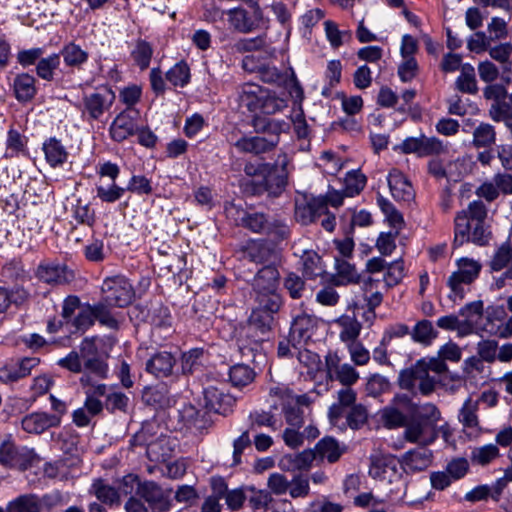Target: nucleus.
I'll list each match as a JSON object with an SVG mask.
<instances>
[{
  "label": "nucleus",
  "instance_id": "4468645a",
  "mask_svg": "<svg viewBox=\"0 0 512 512\" xmlns=\"http://www.w3.org/2000/svg\"><path fill=\"white\" fill-rule=\"evenodd\" d=\"M404 428V438L410 443H417L421 446L432 444L438 437L436 427L411 416Z\"/></svg>",
  "mask_w": 512,
  "mask_h": 512
},
{
  "label": "nucleus",
  "instance_id": "cd10ccee",
  "mask_svg": "<svg viewBox=\"0 0 512 512\" xmlns=\"http://www.w3.org/2000/svg\"><path fill=\"white\" fill-rule=\"evenodd\" d=\"M387 181L391 195L395 200L408 202L413 199V187L401 171L392 169L387 176Z\"/></svg>",
  "mask_w": 512,
  "mask_h": 512
},
{
  "label": "nucleus",
  "instance_id": "58836bf2",
  "mask_svg": "<svg viewBox=\"0 0 512 512\" xmlns=\"http://www.w3.org/2000/svg\"><path fill=\"white\" fill-rule=\"evenodd\" d=\"M16 99L21 103L32 100L36 94L35 79L28 74L18 75L13 84Z\"/></svg>",
  "mask_w": 512,
  "mask_h": 512
},
{
  "label": "nucleus",
  "instance_id": "0e129e2a",
  "mask_svg": "<svg viewBox=\"0 0 512 512\" xmlns=\"http://www.w3.org/2000/svg\"><path fill=\"white\" fill-rule=\"evenodd\" d=\"M288 492L293 499L305 498L310 493L309 478L303 475H296L289 480Z\"/></svg>",
  "mask_w": 512,
  "mask_h": 512
},
{
  "label": "nucleus",
  "instance_id": "c85d7f7f",
  "mask_svg": "<svg viewBox=\"0 0 512 512\" xmlns=\"http://www.w3.org/2000/svg\"><path fill=\"white\" fill-rule=\"evenodd\" d=\"M279 277V272L274 265H265L257 272L253 279V292H277L279 286Z\"/></svg>",
  "mask_w": 512,
  "mask_h": 512
},
{
  "label": "nucleus",
  "instance_id": "bf43d9fd",
  "mask_svg": "<svg viewBox=\"0 0 512 512\" xmlns=\"http://www.w3.org/2000/svg\"><path fill=\"white\" fill-rule=\"evenodd\" d=\"M325 35L331 46L339 47L350 39L351 33L348 30H340L337 24L331 20L324 22Z\"/></svg>",
  "mask_w": 512,
  "mask_h": 512
},
{
  "label": "nucleus",
  "instance_id": "052dcab7",
  "mask_svg": "<svg viewBox=\"0 0 512 512\" xmlns=\"http://www.w3.org/2000/svg\"><path fill=\"white\" fill-rule=\"evenodd\" d=\"M303 272L309 278H315L324 273L321 257L315 252H305L303 257Z\"/></svg>",
  "mask_w": 512,
  "mask_h": 512
},
{
  "label": "nucleus",
  "instance_id": "c756f323",
  "mask_svg": "<svg viewBox=\"0 0 512 512\" xmlns=\"http://www.w3.org/2000/svg\"><path fill=\"white\" fill-rule=\"evenodd\" d=\"M42 150L46 162L52 168L62 167L69 157L66 147L56 137L46 139L42 144Z\"/></svg>",
  "mask_w": 512,
  "mask_h": 512
},
{
  "label": "nucleus",
  "instance_id": "603ef678",
  "mask_svg": "<svg viewBox=\"0 0 512 512\" xmlns=\"http://www.w3.org/2000/svg\"><path fill=\"white\" fill-rule=\"evenodd\" d=\"M108 306L110 305L104 300L97 304L91 305L94 312V320H97L101 325L109 329H117L119 326V321L112 314Z\"/></svg>",
  "mask_w": 512,
  "mask_h": 512
},
{
  "label": "nucleus",
  "instance_id": "5701e85b",
  "mask_svg": "<svg viewBox=\"0 0 512 512\" xmlns=\"http://www.w3.org/2000/svg\"><path fill=\"white\" fill-rule=\"evenodd\" d=\"M137 126L131 112L124 110L112 121L109 128L110 137L116 142H122L136 133Z\"/></svg>",
  "mask_w": 512,
  "mask_h": 512
},
{
  "label": "nucleus",
  "instance_id": "774afa93",
  "mask_svg": "<svg viewBox=\"0 0 512 512\" xmlns=\"http://www.w3.org/2000/svg\"><path fill=\"white\" fill-rule=\"evenodd\" d=\"M512 260V248L509 244L501 245L491 259L490 267L493 271H500Z\"/></svg>",
  "mask_w": 512,
  "mask_h": 512
},
{
  "label": "nucleus",
  "instance_id": "72a5a7b5",
  "mask_svg": "<svg viewBox=\"0 0 512 512\" xmlns=\"http://www.w3.org/2000/svg\"><path fill=\"white\" fill-rule=\"evenodd\" d=\"M356 392L351 387H344L337 392V402L333 403L328 411L330 423H339L337 417L347 408L356 405Z\"/></svg>",
  "mask_w": 512,
  "mask_h": 512
},
{
  "label": "nucleus",
  "instance_id": "1a4fd4ad",
  "mask_svg": "<svg viewBox=\"0 0 512 512\" xmlns=\"http://www.w3.org/2000/svg\"><path fill=\"white\" fill-rule=\"evenodd\" d=\"M223 15H226L229 26L240 33H250L256 29L264 28L268 22L258 8L251 15L243 8L229 9Z\"/></svg>",
  "mask_w": 512,
  "mask_h": 512
},
{
  "label": "nucleus",
  "instance_id": "6ab92c4d",
  "mask_svg": "<svg viewBox=\"0 0 512 512\" xmlns=\"http://www.w3.org/2000/svg\"><path fill=\"white\" fill-rule=\"evenodd\" d=\"M263 176L257 180L263 190L271 196L280 195L287 184V175L284 168L281 170L272 164H263Z\"/></svg>",
  "mask_w": 512,
  "mask_h": 512
},
{
  "label": "nucleus",
  "instance_id": "c03bdc74",
  "mask_svg": "<svg viewBox=\"0 0 512 512\" xmlns=\"http://www.w3.org/2000/svg\"><path fill=\"white\" fill-rule=\"evenodd\" d=\"M335 269L337 276V284L346 285L356 283L359 280V274L355 266L346 259L335 257Z\"/></svg>",
  "mask_w": 512,
  "mask_h": 512
},
{
  "label": "nucleus",
  "instance_id": "aec40b11",
  "mask_svg": "<svg viewBox=\"0 0 512 512\" xmlns=\"http://www.w3.org/2000/svg\"><path fill=\"white\" fill-rule=\"evenodd\" d=\"M432 451L421 446L404 453L400 458V465L406 473H416L427 469L432 462Z\"/></svg>",
  "mask_w": 512,
  "mask_h": 512
},
{
  "label": "nucleus",
  "instance_id": "bb28decb",
  "mask_svg": "<svg viewBox=\"0 0 512 512\" xmlns=\"http://www.w3.org/2000/svg\"><path fill=\"white\" fill-rule=\"evenodd\" d=\"M314 460V450L306 449L299 453L283 455L278 461V467L287 472L303 471L310 469Z\"/></svg>",
  "mask_w": 512,
  "mask_h": 512
},
{
  "label": "nucleus",
  "instance_id": "ddd939ff",
  "mask_svg": "<svg viewBox=\"0 0 512 512\" xmlns=\"http://www.w3.org/2000/svg\"><path fill=\"white\" fill-rule=\"evenodd\" d=\"M318 318L314 315L306 312L297 314L292 321L290 327V341H292V347L298 348V346H304L314 336L318 328Z\"/></svg>",
  "mask_w": 512,
  "mask_h": 512
},
{
  "label": "nucleus",
  "instance_id": "69168bd1",
  "mask_svg": "<svg viewBox=\"0 0 512 512\" xmlns=\"http://www.w3.org/2000/svg\"><path fill=\"white\" fill-rule=\"evenodd\" d=\"M395 473V466H391L384 459H376L371 463L369 475L374 479L388 480L391 482V475Z\"/></svg>",
  "mask_w": 512,
  "mask_h": 512
},
{
  "label": "nucleus",
  "instance_id": "a211bd4d",
  "mask_svg": "<svg viewBox=\"0 0 512 512\" xmlns=\"http://www.w3.org/2000/svg\"><path fill=\"white\" fill-rule=\"evenodd\" d=\"M115 100L114 92L103 87L84 98V111L89 114L92 119H99L106 110H108Z\"/></svg>",
  "mask_w": 512,
  "mask_h": 512
},
{
  "label": "nucleus",
  "instance_id": "0eeeda50",
  "mask_svg": "<svg viewBox=\"0 0 512 512\" xmlns=\"http://www.w3.org/2000/svg\"><path fill=\"white\" fill-rule=\"evenodd\" d=\"M36 460L33 450L27 448H18L12 440L11 435H7L0 443V464L8 468H18L26 470Z\"/></svg>",
  "mask_w": 512,
  "mask_h": 512
},
{
  "label": "nucleus",
  "instance_id": "4d7b16f0",
  "mask_svg": "<svg viewBox=\"0 0 512 512\" xmlns=\"http://www.w3.org/2000/svg\"><path fill=\"white\" fill-rule=\"evenodd\" d=\"M502 74L501 80L497 81L496 84L488 86L484 95L488 99H494L495 101H500L499 99L503 97L507 92L505 89V85L508 84L511 80L512 71L510 66H501Z\"/></svg>",
  "mask_w": 512,
  "mask_h": 512
},
{
  "label": "nucleus",
  "instance_id": "a18cd8bd",
  "mask_svg": "<svg viewBox=\"0 0 512 512\" xmlns=\"http://www.w3.org/2000/svg\"><path fill=\"white\" fill-rule=\"evenodd\" d=\"M496 131L489 123H480L473 132V145L476 148H487L495 144Z\"/></svg>",
  "mask_w": 512,
  "mask_h": 512
},
{
  "label": "nucleus",
  "instance_id": "5fc2aeb1",
  "mask_svg": "<svg viewBox=\"0 0 512 512\" xmlns=\"http://www.w3.org/2000/svg\"><path fill=\"white\" fill-rule=\"evenodd\" d=\"M455 86L462 93L475 94L478 91L475 71L472 66H464L456 79Z\"/></svg>",
  "mask_w": 512,
  "mask_h": 512
},
{
  "label": "nucleus",
  "instance_id": "7c9ffc66",
  "mask_svg": "<svg viewBox=\"0 0 512 512\" xmlns=\"http://www.w3.org/2000/svg\"><path fill=\"white\" fill-rule=\"evenodd\" d=\"M175 365L174 356L166 351L154 354L146 363V370L157 378L168 377Z\"/></svg>",
  "mask_w": 512,
  "mask_h": 512
},
{
  "label": "nucleus",
  "instance_id": "e2e57ef3",
  "mask_svg": "<svg viewBox=\"0 0 512 512\" xmlns=\"http://www.w3.org/2000/svg\"><path fill=\"white\" fill-rule=\"evenodd\" d=\"M126 188L118 186L115 181L108 186L99 185L96 187L97 197L106 203H114L121 199Z\"/></svg>",
  "mask_w": 512,
  "mask_h": 512
},
{
  "label": "nucleus",
  "instance_id": "c9c22d12",
  "mask_svg": "<svg viewBox=\"0 0 512 512\" xmlns=\"http://www.w3.org/2000/svg\"><path fill=\"white\" fill-rule=\"evenodd\" d=\"M345 445L340 443L333 437L326 436L322 438L315 446V456L318 455L322 459H327L328 462H336L341 455L345 452Z\"/></svg>",
  "mask_w": 512,
  "mask_h": 512
},
{
  "label": "nucleus",
  "instance_id": "412c9836",
  "mask_svg": "<svg viewBox=\"0 0 512 512\" xmlns=\"http://www.w3.org/2000/svg\"><path fill=\"white\" fill-rule=\"evenodd\" d=\"M401 381L405 388H417L423 395L430 394L435 389L437 383L434 375L426 373V370L416 365L413 366L406 376L402 375Z\"/></svg>",
  "mask_w": 512,
  "mask_h": 512
},
{
  "label": "nucleus",
  "instance_id": "49530a36",
  "mask_svg": "<svg viewBox=\"0 0 512 512\" xmlns=\"http://www.w3.org/2000/svg\"><path fill=\"white\" fill-rule=\"evenodd\" d=\"M367 182L366 176L359 170H351L346 173L344 178V193L347 197H354L365 188Z\"/></svg>",
  "mask_w": 512,
  "mask_h": 512
},
{
  "label": "nucleus",
  "instance_id": "37998d69",
  "mask_svg": "<svg viewBox=\"0 0 512 512\" xmlns=\"http://www.w3.org/2000/svg\"><path fill=\"white\" fill-rule=\"evenodd\" d=\"M255 379L254 370L246 364H235L229 369V380L236 388L251 384Z\"/></svg>",
  "mask_w": 512,
  "mask_h": 512
},
{
  "label": "nucleus",
  "instance_id": "f03ea898",
  "mask_svg": "<svg viewBox=\"0 0 512 512\" xmlns=\"http://www.w3.org/2000/svg\"><path fill=\"white\" fill-rule=\"evenodd\" d=\"M490 231L485 226V221L471 223L467 213H458L455 217L454 246H462L466 242H472L478 246H484L489 242Z\"/></svg>",
  "mask_w": 512,
  "mask_h": 512
},
{
  "label": "nucleus",
  "instance_id": "2eb2a0df",
  "mask_svg": "<svg viewBox=\"0 0 512 512\" xmlns=\"http://www.w3.org/2000/svg\"><path fill=\"white\" fill-rule=\"evenodd\" d=\"M242 257L256 264H271L277 259L275 247L264 240H250L242 247Z\"/></svg>",
  "mask_w": 512,
  "mask_h": 512
},
{
  "label": "nucleus",
  "instance_id": "7ed1b4c3",
  "mask_svg": "<svg viewBox=\"0 0 512 512\" xmlns=\"http://www.w3.org/2000/svg\"><path fill=\"white\" fill-rule=\"evenodd\" d=\"M457 270L454 271L447 280V285L451 290L450 298L462 299L464 296V285H469L474 282L482 269L479 261L462 257L456 260Z\"/></svg>",
  "mask_w": 512,
  "mask_h": 512
},
{
  "label": "nucleus",
  "instance_id": "e433bc0d",
  "mask_svg": "<svg viewBox=\"0 0 512 512\" xmlns=\"http://www.w3.org/2000/svg\"><path fill=\"white\" fill-rule=\"evenodd\" d=\"M321 198H312L303 205H298L295 210L296 219L304 225L317 221L324 212Z\"/></svg>",
  "mask_w": 512,
  "mask_h": 512
},
{
  "label": "nucleus",
  "instance_id": "f3484780",
  "mask_svg": "<svg viewBox=\"0 0 512 512\" xmlns=\"http://www.w3.org/2000/svg\"><path fill=\"white\" fill-rule=\"evenodd\" d=\"M205 407L218 414L227 415L232 412L236 398L223 389L208 386L204 389Z\"/></svg>",
  "mask_w": 512,
  "mask_h": 512
},
{
  "label": "nucleus",
  "instance_id": "393cba45",
  "mask_svg": "<svg viewBox=\"0 0 512 512\" xmlns=\"http://www.w3.org/2000/svg\"><path fill=\"white\" fill-rule=\"evenodd\" d=\"M337 419L339 423L330 424L339 431H345L347 428L358 430L367 422L368 411L364 405L356 404L350 407L348 412L345 410Z\"/></svg>",
  "mask_w": 512,
  "mask_h": 512
},
{
  "label": "nucleus",
  "instance_id": "13d9d810",
  "mask_svg": "<svg viewBox=\"0 0 512 512\" xmlns=\"http://www.w3.org/2000/svg\"><path fill=\"white\" fill-rule=\"evenodd\" d=\"M270 394L278 397L280 400H289L293 405L302 408L311 403V398L307 394L295 395L286 386H276L271 388Z\"/></svg>",
  "mask_w": 512,
  "mask_h": 512
},
{
  "label": "nucleus",
  "instance_id": "2f4dec72",
  "mask_svg": "<svg viewBox=\"0 0 512 512\" xmlns=\"http://www.w3.org/2000/svg\"><path fill=\"white\" fill-rule=\"evenodd\" d=\"M382 280L368 277L362 281L361 290L363 299L366 302L368 313L375 316V309L381 305L383 301V293L381 292L380 286Z\"/></svg>",
  "mask_w": 512,
  "mask_h": 512
},
{
  "label": "nucleus",
  "instance_id": "39448f33",
  "mask_svg": "<svg viewBox=\"0 0 512 512\" xmlns=\"http://www.w3.org/2000/svg\"><path fill=\"white\" fill-rule=\"evenodd\" d=\"M101 291L103 293V300L109 305L116 307L129 305L135 295L132 284L122 275L105 278Z\"/></svg>",
  "mask_w": 512,
  "mask_h": 512
},
{
  "label": "nucleus",
  "instance_id": "79ce46f5",
  "mask_svg": "<svg viewBox=\"0 0 512 512\" xmlns=\"http://www.w3.org/2000/svg\"><path fill=\"white\" fill-rule=\"evenodd\" d=\"M410 416L416 420L426 422L436 427L438 421L441 418V413L439 409L432 403L415 405L412 402V410L410 411Z\"/></svg>",
  "mask_w": 512,
  "mask_h": 512
},
{
  "label": "nucleus",
  "instance_id": "4be33fe9",
  "mask_svg": "<svg viewBox=\"0 0 512 512\" xmlns=\"http://www.w3.org/2000/svg\"><path fill=\"white\" fill-rule=\"evenodd\" d=\"M60 424L58 415H50L46 412H33L21 420L22 429L30 434H40L45 430Z\"/></svg>",
  "mask_w": 512,
  "mask_h": 512
},
{
  "label": "nucleus",
  "instance_id": "de8ad7c7",
  "mask_svg": "<svg viewBox=\"0 0 512 512\" xmlns=\"http://www.w3.org/2000/svg\"><path fill=\"white\" fill-rule=\"evenodd\" d=\"M302 347L293 348L297 352L296 357L299 363L307 369V374L314 377L321 369V359L317 353Z\"/></svg>",
  "mask_w": 512,
  "mask_h": 512
},
{
  "label": "nucleus",
  "instance_id": "a878e982",
  "mask_svg": "<svg viewBox=\"0 0 512 512\" xmlns=\"http://www.w3.org/2000/svg\"><path fill=\"white\" fill-rule=\"evenodd\" d=\"M479 401L468 397L459 410L458 419L469 435H478L481 427L478 418Z\"/></svg>",
  "mask_w": 512,
  "mask_h": 512
},
{
  "label": "nucleus",
  "instance_id": "6e6552de",
  "mask_svg": "<svg viewBox=\"0 0 512 512\" xmlns=\"http://www.w3.org/2000/svg\"><path fill=\"white\" fill-rule=\"evenodd\" d=\"M136 494L147 502L152 512H168L172 508V489H164L155 482L139 484Z\"/></svg>",
  "mask_w": 512,
  "mask_h": 512
},
{
  "label": "nucleus",
  "instance_id": "ea45409f",
  "mask_svg": "<svg viewBox=\"0 0 512 512\" xmlns=\"http://www.w3.org/2000/svg\"><path fill=\"white\" fill-rule=\"evenodd\" d=\"M264 90L257 85H245L239 95V102L242 107L250 112L260 111Z\"/></svg>",
  "mask_w": 512,
  "mask_h": 512
},
{
  "label": "nucleus",
  "instance_id": "680f3d73",
  "mask_svg": "<svg viewBox=\"0 0 512 512\" xmlns=\"http://www.w3.org/2000/svg\"><path fill=\"white\" fill-rule=\"evenodd\" d=\"M253 495L248 498L249 505L253 512H265L271 504L273 498L270 492L264 489L256 490L254 487H248Z\"/></svg>",
  "mask_w": 512,
  "mask_h": 512
},
{
  "label": "nucleus",
  "instance_id": "6e6d98bb",
  "mask_svg": "<svg viewBox=\"0 0 512 512\" xmlns=\"http://www.w3.org/2000/svg\"><path fill=\"white\" fill-rule=\"evenodd\" d=\"M502 74L501 80L497 81L496 84L488 86L484 95L488 99H494L495 101H500L499 99L503 97L507 92L505 89V85L508 84L511 80L512 71L510 66H501Z\"/></svg>",
  "mask_w": 512,
  "mask_h": 512
},
{
  "label": "nucleus",
  "instance_id": "423d86ee",
  "mask_svg": "<svg viewBox=\"0 0 512 512\" xmlns=\"http://www.w3.org/2000/svg\"><path fill=\"white\" fill-rule=\"evenodd\" d=\"M412 410V399L407 394H396L390 403L379 410L378 415L386 428L404 427Z\"/></svg>",
  "mask_w": 512,
  "mask_h": 512
},
{
  "label": "nucleus",
  "instance_id": "4c0bfd02",
  "mask_svg": "<svg viewBox=\"0 0 512 512\" xmlns=\"http://www.w3.org/2000/svg\"><path fill=\"white\" fill-rule=\"evenodd\" d=\"M146 454L151 461H165L170 457L172 449L169 445V438L161 434L155 440H146Z\"/></svg>",
  "mask_w": 512,
  "mask_h": 512
},
{
  "label": "nucleus",
  "instance_id": "f704fd0d",
  "mask_svg": "<svg viewBox=\"0 0 512 512\" xmlns=\"http://www.w3.org/2000/svg\"><path fill=\"white\" fill-rule=\"evenodd\" d=\"M334 323L340 328L339 338L343 343L348 345L357 341L362 325L354 316L342 315Z\"/></svg>",
  "mask_w": 512,
  "mask_h": 512
},
{
  "label": "nucleus",
  "instance_id": "dca6fc26",
  "mask_svg": "<svg viewBox=\"0 0 512 512\" xmlns=\"http://www.w3.org/2000/svg\"><path fill=\"white\" fill-rule=\"evenodd\" d=\"M326 370L331 380H336L345 387H351L359 379L357 370L348 363H340L336 354L326 356Z\"/></svg>",
  "mask_w": 512,
  "mask_h": 512
},
{
  "label": "nucleus",
  "instance_id": "b1692460",
  "mask_svg": "<svg viewBox=\"0 0 512 512\" xmlns=\"http://www.w3.org/2000/svg\"><path fill=\"white\" fill-rule=\"evenodd\" d=\"M241 153L262 154L271 151L277 146L276 138L268 139L265 136H242L234 143Z\"/></svg>",
  "mask_w": 512,
  "mask_h": 512
},
{
  "label": "nucleus",
  "instance_id": "473e14b6",
  "mask_svg": "<svg viewBox=\"0 0 512 512\" xmlns=\"http://www.w3.org/2000/svg\"><path fill=\"white\" fill-rule=\"evenodd\" d=\"M48 498L47 495L41 499L36 494H23L8 502L6 512H41Z\"/></svg>",
  "mask_w": 512,
  "mask_h": 512
},
{
  "label": "nucleus",
  "instance_id": "8fccbe9b",
  "mask_svg": "<svg viewBox=\"0 0 512 512\" xmlns=\"http://www.w3.org/2000/svg\"><path fill=\"white\" fill-rule=\"evenodd\" d=\"M500 456V450L496 444H486L476 447L471 452V461L474 464L485 466Z\"/></svg>",
  "mask_w": 512,
  "mask_h": 512
},
{
  "label": "nucleus",
  "instance_id": "09e8293b",
  "mask_svg": "<svg viewBox=\"0 0 512 512\" xmlns=\"http://www.w3.org/2000/svg\"><path fill=\"white\" fill-rule=\"evenodd\" d=\"M92 490L97 499L104 504L113 505L119 502L118 491L101 479L93 482Z\"/></svg>",
  "mask_w": 512,
  "mask_h": 512
},
{
  "label": "nucleus",
  "instance_id": "f257e3e1",
  "mask_svg": "<svg viewBox=\"0 0 512 512\" xmlns=\"http://www.w3.org/2000/svg\"><path fill=\"white\" fill-rule=\"evenodd\" d=\"M256 307L252 310L249 318V331L259 330L265 334L273 321V314L277 313L282 306V298L277 292L255 293Z\"/></svg>",
  "mask_w": 512,
  "mask_h": 512
},
{
  "label": "nucleus",
  "instance_id": "3c124183",
  "mask_svg": "<svg viewBox=\"0 0 512 512\" xmlns=\"http://www.w3.org/2000/svg\"><path fill=\"white\" fill-rule=\"evenodd\" d=\"M143 399L146 404L155 408L164 409L171 405V399L167 396L165 387H149L143 392Z\"/></svg>",
  "mask_w": 512,
  "mask_h": 512
},
{
  "label": "nucleus",
  "instance_id": "9d476101",
  "mask_svg": "<svg viewBox=\"0 0 512 512\" xmlns=\"http://www.w3.org/2000/svg\"><path fill=\"white\" fill-rule=\"evenodd\" d=\"M242 225L254 233L271 235L276 239H284L287 236V227L282 222L271 220L260 212L247 213L242 218Z\"/></svg>",
  "mask_w": 512,
  "mask_h": 512
},
{
  "label": "nucleus",
  "instance_id": "338daca9",
  "mask_svg": "<svg viewBox=\"0 0 512 512\" xmlns=\"http://www.w3.org/2000/svg\"><path fill=\"white\" fill-rule=\"evenodd\" d=\"M65 64H82L87 61V53L74 43L67 44L61 51Z\"/></svg>",
  "mask_w": 512,
  "mask_h": 512
},
{
  "label": "nucleus",
  "instance_id": "9b49d317",
  "mask_svg": "<svg viewBox=\"0 0 512 512\" xmlns=\"http://www.w3.org/2000/svg\"><path fill=\"white\" fill-rule=\"evenodd\" d=\"M405 154H416L419 157L439 155L445 151L443 142L436 137H427L420 134L418 137H407L398 145Z\"/></svg>",
  "mask_w": 512,
  "mask_h": 512
},
{
  "label": "nucleus",
  "instance_id": "20e7f679",
  "mask_svg": "<svg viewBox=\"0 0 512 512\" xmlns=\"http://www.w3.org/2000/svg\"><path fill=\"white\" fill-rule=\"evenodd\" d=\"M283 71H278L277 66H258V72L265 82L285 85L295 105H301L304 100V91L295 78L292 66H281Z\"/></svg>",
  "mask_w": 512,
  "mask_h": 512
},
{
  "label": "nucleus",
  "instance_id": "a19ab883",
  "mask_svg": "<svg viewBox=\"0 0 512 512\" xmlns=\"http://www.w3.org/2000/svg\"><path fill=\"white\" fill-rule=\"evenodd\" d=\"M411 338L414 342L429 346L437 338L438 332L429 320H421L412 329Z\"/></svg>",
  "mask_w": 512,
  "mask_h": 512
},
{
  "label": "nucleus",
  "instance_id": "864d4df0",
  "mask_svg": "<svg viewBox=\"0 0 512 512\" xmlns=\"http://www.w3.org/2000/svg\"><path fill=\"white\" fill-rule=\"evenodd\" d=\"M489 116L493 121L504 124L512 121V95L508 101H494L489 108Z\"/></svg>",
  "mask_w": 512,
  "mask_h": 512
},
{
  "label": "nucleus",
  "instance_id": "f8f14e48",
  "mask_svg": "<svg viewBox=\"0 0 512 512\" xmlns=\"http://www.w3.org/2000/svg\"><path fill=\"white\" fill-rule=\"evenodd\" d=\"M35 275L41 282L53 286L68 284L75 277L73 270L66 264L53 261L41 262L35 271Z\"/></svg>",
  "mask_w": 512,
  "mask_h": 512
}]
</instances>
